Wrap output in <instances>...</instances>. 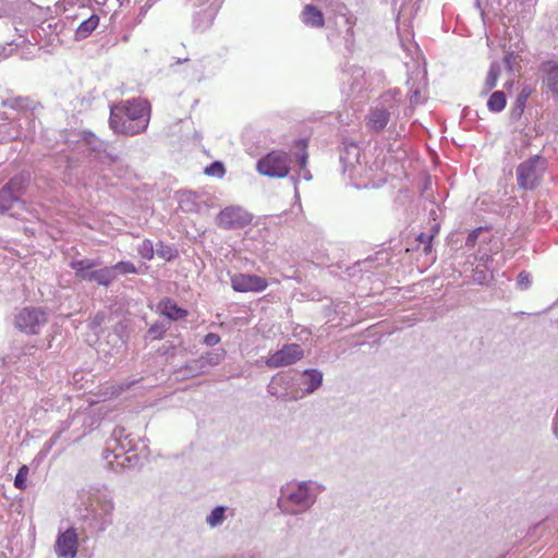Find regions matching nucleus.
Segmentation results:
<instances>
[{
  "label": "nucleus",
  "instance_id": "1",
  "mask_svg": "<svg viewBox=\"0 0 558 558\" xmlns=\"http://www.w3.org/2000/svg\"><path fill=\"white\" fill-rule=\"evenodd\" d=\"M149 118V102L133 98L111 107L109 125L114 133L134 136L147 129Z\"/></svg>",
  "mask_w": 558,
  "mask_h": 558
},
{
  "label": "nucleus",
  "instance_id": "2",
  "mask_svg": "<svg viewBox=\"0 0 558 558\" xmlns=\"http://www.w3.org/2000/svg\"><path fill=\"white\" fill-rule=\"evenodd\" d=\"M324 490L315 481L289 482L281 486L277 506L283 514L300 515L311 510Z\"/></svg>",
  "mask_w": 558,
  "mask_h": 558
},
{
  "label": "nucleus",
  "instance_id": "3",
  "mask_svg": "<svg viewBox=\"0 0 558 558\" xmlns=\"http://www.w3.org/2000/svg\"><path fill=\"white\" fill-rule=\"evenodd\" d=\"M83 498L85 522L93 531L104 533L113 524L116 507L112 493L106 486H92Z\"/></svg>",
  "mask_w": 558,
  "mask_h": 558
},
{
  "label": "nucleus",
  "instance_id": "4",
  "mask_svg": "<svg viewBox=\"0 0 558 558\" xmlns=\"http://www.w3.org/2000/svg\"><path fill=\"white\" fill-rule=\"evenodd\" d=\"M124 428L117 426L110 438L106 441L102 458L108 462V468L120 472L133 468L138 463V456L134 452V446Z\"/></svg>",
  "mask_w": 558,
  "mask_h": 558
},
{
  "label": "nucleus",
  "instance_id": "5",
  "mask_svg": "<svg viewBox=\"0 0 558 558\" xmlns=\"http://www.w3.org/2000/svg\"><path fill=\"white\" fill-rule=\"evenodd\" d=\"M547 169L546 158L535 155L524 160L517 167V183L519 189L532 191L536 189Z\"/></svg>",
  "mask_w": 558,
  "mask_h": 558
},
{
  "label": "nucleus",
  "instance_id": "6",
  "mask_svg": "<svg viewBox=\"0 0 558 558\" xmlns=\"http://www.w3.org/2000/svg\"><path fill=\"white\" fill-rule=\"evenodd\" d=\"M398 111L397 100L390 94H385L381 96L380 104L369 110L366 126L375 133H380Z\"/></svg>",
  "mask_w": 558,
  "mask_h": 558
},
{
  "label": "nucleus",
  "instance_id": "7",
  "mask_svg": "<svg viewBox=\"0 0 558 558\" xmlns=\"http://www.w3.org/2000/svg\"><path fill=\"white\" fill-rule=\"evenodd\" d=\"M290 156L284 151H271L257 162V170L270 178H284L290 171Z\"/></svg>",
  "mask_w": 558,
  "mask_h": 558
},
{
  "label": "nucleus",
  "instance_id": "8",
  "mask_svg": "<svg viewBox=\"0 0 558 558\" xmlns=\"http://www.w3.org/2000/svg\"><path fill=\"white\" fill-rule=\"evenodd\" d=\"M253 220L252 214L240 206H228L219 211L216 223L223 230H238L245 228Z\"/></svg>",
  "mask_w": 558,
  "mask_h": 558
},
{
  "label": "nucleus",
  "instance_id": "9",
  "mask_svg": "<svg viewBox=\"0 0 558 558\" xmlns=\"http://www.w3.org/2000/svg\"><path fill=\"white\" fill-rule=\"evenodd\" d=\"M81 138L87 145L88 150L90 155H93L95 161L105 166H111L120 160L118 155L108 150V143L100 140L93 132L83 131Z\"/></svg>",
  "mask_w": 558,
  "mask_h": 558
},
{
  "label": "nucleus",
  "instance_id": "10",
  "mask_svg": "<svg viewBox=\"0 0 558 558\" xmlns=\"http://www.w3.org/2000/svg\"><path fill=\"white\" fill-rule=\"evenodd\" d=\"M26 191V181L22 177L12 178L0 190V215L9 211Z\"/></svg>",
  "mask_w": 558,
  "mask_h": 558
},
{
  "label": "nucleus",
  "instance_id": "11",
  "mask_svg": "<svg viewBox=\"0 0 558 558\" xmlns=\"http://www.w3.org/2000/svg\"><path fill=\"white\" fill-rule=\"evenodd\" d=\"M304 351L298 343L284 344L280 350L276 351L266 360L269 368H279L290 366L302 360Z\"/></svg>",
  "mask_w": 558,
  "mask_h": 558
},
{
  "label": "nucleus",
  "instance_id": "12",
  "mask_svg": "<svg viewBox=\"0 0 558 558\" xmlns=\"http://www.w3.org/2000/svg\"><path fill=\"white\" fill-rule=\"evenodd\" d=\"M340 162L342 173L353 179L359 174L357 168L361 166V148L354 142L344 141L340 148Z\"/></svg>",
  "mask_w": 558,
  "mask_h": 558
},
{
  "label": "nucleus",
  "instance_id": "13",
  "mask_svg": "<svg viewBox=\"0 0 558 558\" xmlns=\"http://www.w3.org/2000/svg\"><path fill=\"white\" fill-rule=\"evenodd\" d=\"M231 287L236 292H262L268 287V281L257 275L235 274L231 276Z\"/></svg>",
  "mask_w": 558,
  "mask_h": 558
},
{
  "label": "nucleus",
  "instance_id": "14",
  "mask_svg": "<svg viewBox=\"0 0 558 558\" xmlns=\"http://www.w3.org/2000/svg\"><path fill=\"white\" fill-rule=\"evenodd\" d=\"M56 551L59 557L74 558L77 553V533L74 527L59 534L56 542Z\"/></svg>",
  "mask_w": 558,
  "mask_h": 558
},
{
  "label": "nucleus",
  "instance_id": "15",
  "mask_svg": "<svg viewBox=\"0 0 558 558\" xmlns=\"http://www.w3.org/2000/svg\"><path fill=\"white\" fill-rule=\"evenodd\" d=\"M209 4L199 10L193 21L195 29L204 32L213 24L221 4L222 0H206Z\"/></svg>",
  "mask_w": 558,
  "mask_h": 558
},
{
  "label": "nucleus",
  "instance_id": "16",
  "mask_svg": "<svg viewBox=\"0 0 558 558\" xmlns=\"http://www.w3.org/2000/svg\"><path fill=\"white\" fill-rule=\"evenodd\" d=\"M541 72L543 73V84L546 93H550L555 98H558V63L555 61L543 62Z\"/></svg>",
  "mask_w": 558,
  "mask_h": 558
},
{
  "label": "nucleus",
  "instance_id": "17",
  "mask_svg": "<svg viewBox=\"0 0 558 558\" xmlns=\"http://www.w3.org/2000/svg\"><path fill=\"white\" fill-rule=\"evenodd\" d=\"M100 265L101 262L99 259L89 258L72 260L70 263V267L75 271V276L85 281H93V278H89V276L94 274L95 268Z\"/></svg>",
  "mask_w": 558,
  "mask_h": 558
},
{
  "label": "nucleus",
  "instance_id": "18",
  "mask_svg": "<svg viewBox=\"0 0 558 558\" xmlns=\"http://www.w3.org/2000/svg\"><path fill=\"white\" fill-rule=\"evenodd\" d=\"M225 355L226 351L223 349L208 352L206 354L201 355L197 360L193 361L190 365H187V367L190 369H194V365L199 368L216 366L223 360Z\"/></svg>",
  "mask_w": 558,
  "mask_h": 558
},
{
  "label": "nucleus",
  "instance_id": "19",
  "mask_svg": "<svg viewBox=\"0 0 558 558\" xmlns=\"http://www.w3.org/2000/svg\"><path fill=\"white\" fill-rule=\"evenodd\" d=\"M159 307L162 315L168 317L170 320H179L186 317L187 315L186 310L179 307L178 304L169 298L160 301Z\"/></svg>",
  "mask_w": 558,
  "mask_h": 558
},
{
  "label": "nucleus",
  "instance_id": "20",
  "mask_svg": "<svg viewBox=\"0 0 558 558\" xmlns=\"http://www.w3.org/2000/svg\"><path fill=\"white\" fill-rule=\"evenodd\" d=\"M303 375L305 379L303 380L304 393L311 395L316 391L323 384V373L318 369H305Z\"/></svg>",
  "mask_w": 558,
  "mask_h": 558
},
{
  "label": "nucleus",
  "instance_id": "21",
  "mask_svg": "<svg viewBox=\"0 0 558 558\" xmlns=\"http://www.w3.org/2000/svg\"><path fill=\"white\" fill-rule=\"evenodd\" d=\"M15 324L19 329L27 333L35 332V313L31 308H23L15 318Z\"/></svg>",
  "mask_w": 558,
  "mask_h": 558
},
{
  "label": "nucleus",
  "instance_id": "22",
  "mask_svg": "<svg viewBox=\"0 0 558 558\" xmlns=\"http://www.w3.org/2000/svg\"><path fill=\"white\" fill-rule=\"evenodd\" d=\"M303 22L312 27H322L324 25L323 13L312 4L304 7L302 12Z\"/></svg>",
  "mask_w": 558,
  "mask_h": 558
},
{
  "label": "nucleus",
  "instance_id": "23",
  "mask_svg": "<svg viewBox=\"0 0 558 558\" xmlns=\"http://www.w3.org/2000/svg\"><path fill=\"white\" fill-rule=\"evenodd\" d=\"M99 16L96 14H92L88 19L83 21L75 32V38L77 40H82L87 38L98 26Z\"/></svg>",
  "mask_w": 558,
  "mask_h": 558
},
{
  "label": "nucleus",
  "instance_id": "24",
  "mask_svg": "<svg viewBox=\"0 0 558 558\" xmlns=\"http://www.w3.org/2000/svg\"><path fill=\"white\" fill-rule=\"evenodd\" d=\"M89 278H93V281L99 286L108 287L116 280V274H113L112 266H106L94 270Z\"/></svg>",
  "mask_w": 558,
  "mask_h": 558
},
{
  "label": "nucleus",
  "instance_id": "25",
  "mask_svg": "<svg viewBox=\"0 0 558 558\" xmlns=\"http://www.w3.org/2000/svg\"><path fill=\"white\" fill-rule=\"evenodd\" d=\"M501 73V65L499 62L494 61L490 63L482 94H488L497 84Z\"/></svg>",
  "mask_w": 558,
  "mask_h": 558
},
{
  "label": "nucleus",
  "instance_id": "26",
  "mask_svg": "<svg viewBox=\"0 0 558 558\" xmlns=\"http://www.w3.org/2000/svg\"><path fill=\"white\" fill-rule=\"evenodd\" d=\"M506 104H507V98H506L505 93L501 90H497V92H494L490 95V97L488 98L487 108L492 112H500L501 110L505 109Z\"/></svg>",
  "mask_w": 558,
  "mask_h": 558
},
{
  "label": "nucleus",
  "instance_id": "27",
  "mask_svg": "<svg viewBox=\"0 0 558 558\" xmlns=\"http://www.w3.org/2000/svg\"><path fill=\"white\" fill-rule=\"evenodd\" d=\"M227 511V507L225 506H217L211 510V512L206 518V523L210 527H216L222 524L225 521V514Z\"/></svg>",
  "mask_w": 558,
  "mask_h": 558
},
{
  "label": "nucleus",
  "instance_id": "28",
  "mask_svg": "<svg viewBox=\"0 0 558 558\" xmlns=\"http://www.w3.org/2000/svg\"><path fill=\"white\" fill-rule=\"evenodd\" d=\"M156 254L167 262L174 260L179 256V252L172 245H166L160 242L156 248Z\"/></svg>",
  "mask_w": 558,
  "mask_h": 558
},
{
  "label": "nucleus",
  "instance_id": "29",
  "mask_svg": "<svg viewBox=\"0 0 558 558\" xmlns=\"http://www.w3.org/2000/svg\"><path fill=\"white\" fill-rule=\"evenodd\" d=\"M530 96V90L526 88H523L521 93L518 95L514 106L512 108V116L513 117H521V114L524 111L525 102Z\"/></svg>",
  "mask_w": 558,
  "mask_h": 558
},
{
  "label": "nucleus",
  "instance_id": "30",
  "mask_svg": "<svg viewBox=\"0 0 558 558\" xmlns=\"http://www.w3.org/2000/svg\"><path fill=\"white\" fill-rule=\"evenodd\" d=\"M113 274L117 275H128V274H137L138 269L132 262L121 260L117 264L112 265Z\"/></svg>",
  "mask_w": 558,
  "mask_h": 558
},
{
  "label": "nucleus",
  "instance_id": "31",
  "mask_svg": "<svg viewBox=\"0 0 558 558\" xmlns=\"http://www.w3.org/2000/svg\"><path fill=\"white\" fill-rule=\"evenodd\" d=\"M182 62H191V70L193 71V77L196 81H202V78L204 76V71H205V64L202 59L191 61L190 59L185 58L183 60L178 59V61H177V63H182Z\"/></svg>",
  "mask_w": 558,
  "mask_h": 558
},
{
  "label": "nucleus",
  "instance_id": "32",
  "mask_svg": "<svg viewBox=\"0 0 558 558\" xmlns=\"http://www.w3.org/2000/svg\"><path fill=\"white\" fill-rule=\"evenodd\" d=\"M169 325L165 322H156L154 323L148 331L147 336L150 337L154 340L161 339L165 335V332L168 330Z\"/></svg>",
  "mask_w": 558,
  "mask_h": 558
},
{
  "label": "nucleus",
  "instance_id": "33",
  "mask_svg": "<svg viewBox=\"0 0 558 558\" xmlns=\"http://www.w3.org/2000/svg\"><path fill=\"white\" fill-rule=\"evenodd\" d=\"M137 253L141 255L142 258L150 260L154 258L155 255V248L154 244L149 239H145L142 241L141 244L137 246Z\"/></svg>",
  "mask_w": 558,
  "mask_h": 558
},
{
  "label": "nucleus",
  "instance_id": "34",
  "mask_svg": "<svg viewBox=\"0 0 558 558\" xmlns=\"http://www.w3.org/2000/svg\"><path fill=\"white\" fill-rule=\"evenodd\" d=\"M283 384V377H272L268 385V392L277 398L286 399V393L281 390Z\"/></svg>",
  "mask_w": 558,
  "mask_h": 558
},
{
  "label": "nucleus",
  "instance_id": "35",
  "mask_svg": "<svg viewBox=\"0 0 558 558\" xmlns=\"http://www.w3.org/2000/svg\"><path fill=\"white\" fill-rule=\"evenodd\" d=\"M365 77V71L362 69V68H353L352 69V78H353V82H352V89H357V88H362L363 86V82H364V78Z\"/></svg>",
  "mask_w": 558,
  "mask_h": 558
},
{
  "label": "nucleus",
  "instance_id": "36",
  "mask_svg": "<svg viewBox=\"0 0 558 558\" xmlns=\"http://www.w3.org/2000/svg\"><path fill=\"white\" fill-rule=\"evenodd\" d=\"M223 163L220 161H214L208 167L205 168V173L208 175H217L222 177L225 174Z\"/></svg>",
  "mask_w": 558,
  "mask_h": 558
},
{
  "label": "nucleus",
  "instance_id": "37",
  "mask_svg": "<svg viewBox=\"0 0 558 558\" xmlns=\"http://www.w3.org/2000/svg\"><path fill=\"white\" fill-rule=\"evenodd\" d=\"M27 475H28V468L26 465H23L16 476H15V480H14V485L20 488V489H23L26 485V480H27Z\"/></svg>",
  "mask_w": 558,
  "mask_h": 558
},
{
  "label": "nucleus",
  "instance_id": "38",
  "mask_svg": "<svg viewBox=\"0 0 558 558\" xmlns=\"http://www.w3.org/2000/svg\"><path fill=\"white\" fill-rule=\"evenodd\" d=\"M517 282H518V286H519L522 290H526V289L531 286V283H532L530 272L524 271V270H523V271H521V272L518 275Z\"/></svg>",
  "mask_w": 558,
  "mask_h": 558
},
{
  "label": "nucleus",
  "instance_id": "39",
  "mask_svg": "<svg viewBox=\"0 0 558 558\" xmlns=\"http://www.w3.org/2000/svg\"><path fill=\"white\" fill-rule=\"evenodd\" d=\"M483 232V228L474 229L471 233H469L466 240H465V246L466 247H474L480 234Z\"/></svg>",
  "mask_w": 558,
  "mask_h": 558
},
{
  "label": "nucleus",
  "instance_id": "40",
  "mask_svg": "<svg viewBox=\"0 0 558 558\" xmlns=\"http://www.w3.org/2000/svg\"><path fill=\"white\" fill-rule=\"evenodd\" d=\"M220 336L215 332H209L204 337V343L208 347H215L220 342Z\"/></svg>",
  "mask_w": 558,
  "mask_h": 558
},
{
  "label": "nucleus",
  "instance_id": "41",
  "mask_svg": "<svg viewBox=\"0 0 558 558\" xmlns=\"http://www.w3.org/2000/svg\"><path fill=\"white\" fill-rule=\"evenodd\" d=\"M423 100H424V97L418 88L411 90V94H410L411 106H416L418 104H422Z\"/></svg>",
  "mask_w": 558,
  "mask_h": 558
},
{
  "label": "nucleus",
  "instance_id": "42",
  "mask_svg": "<svg viewBox=\"0 0 558 558\" xmlns=\"http://www.w3.org/2000/svg\"><path fill=\"white\" fill-rule=\"evenodd\" d=\"M433 240H434V233L432 234H428V233H425V232H421L417 236H416V242L418 243V245H425L427 243H433Z\"/></svg>",
  "mask_w": 558,
  "mask_h": 558
},
{
  "label": "nucleus",
  "instance_id": "43",
  "mask_svg": "<svg viewBox=\"0 0 558 558\" xmlns=\"http://www.w3.org/2000/svg\"><path fill=\"white\" fill-rule=\"evenodd\" d=\"M104 318H105L104 314H100V313L96 314L95 317L93 318V320L90 322V327L94 329V328L100 326Z\"/></svg>",
  "mask_w": 558,
  "mask_h": 558
},
{
  "label": "nucleus",
  "instance_id": "44",
  "mask_svg": "<svg viewBox=\"0 0 558 558\" xmlns=\"http://www.w3.org/2000/svg\"><path fill=\"white\" fill-rule=\"evenodd\" d=\"M307 158H308V155L305 150L299 156V165H300L301 169L306 168Z\"/></svg>",
  "mask_w": 558,
  "mask_h": 558
},
{
  "label": "nucleus",
  "instance_id": "45",
  "mask_svg": "<svg viewBox=\"0 0 558 558\" xmlns=\"http://www.w3.org/2000/svg\"><path fill=\"white\" fill-rule=\"evenodd\" d=\"M474 279H475V281H477L478 283L483 284V283L485 282V280H486V275H485L483 271H481V272H476V274H475V278H474Z\"/></svg>",
  "mask_w": 558,
  "mask_h": 558
},
{
  "label": "nucleus",
  "instance_id": "46",
  "mask_svg": "<svg viewBox=\"0 0 558 558\" xmlns=\"http://www.w3.org/2000/svg\"><path fill=\"white\" fill-rule=\"evenodd\" d=\"M423 253L427 256L430 255L433 253V243L423 245Z\"/></svg>",
  "mask_w": 558,
  "mask_h": 558
},
{
  "label": "nucleus",
  "instance_id": "47",
  "mask_svg": "<svg viewBox=\"0 0 558 558\" xmlns=\"http://www.w3.org/2000/svg\"><path fill=\"white\" fill-rule=\"evenodd\" d=\"M301 174L303 175V178L306 181H310L312 179V174H311V172H310V170L307 168H302L301 169Z\"/></svg>",
  "mask_w": 558,
  "mask_h": 558
},
{
  "label": "nucleus",
  "instance_id": "48",
  "mask_svg": "<svg viewBox=\"0 0 558 558\" xmlns=\"http://www.w3.org/2000/svg\"><path fill=\"white\" fill-rule=\"evenodd\" d=\"M511 59H512V53L507 54V56L504 58V62H505V64H506L509 69H511Z\"/></svg>",
  "mask_w": 558,
  "mask_h": 558
},
{
  "label": "nucleus",
  "instance_id": "49",
  "mask_svg": "<svg viewBox=\"0 0 558 558\" xmlns=\"http://www.w3.org/2000/svg\"><path fill=\"white\" fill-rule=\"evenodd\" d=\"M36 10H37V20H38V19H39V15H40V13H41V11H44V8H43V7H40V5H37V7H36Z\"/></svg>",
  "mask_w": 558,
  "mask_h": 558
},
{
  "label": "nucleus",
  "instance_id": "50",
  "mask_svg": "<svg viewBox=\"0 0 558 558\" xmlns=\"http://www.w3.org/2000/svg\"><path fill=\"white\" fill-rule=\"evenodd\" d=\"M38 28H40V29H41L43 32H45V31H46V29H45V27H44L43 25H40V26H37V36H39V35H40V34H39V31H38Z\"/></svg>",
  "mask_w": 558,
  "mask_h": 558
},
{
  "label": "nucleus",
  "instance_id": "51",
  "mask_svg": "<svg viewBox=\"0 0 558 558\" xmlns=\"http://www.w3.org/2000/svg\"><path fill=\"white\" fill-rule=\"evenodd\" d=\"M52 26L57 27V24H54V25H52V23H48V24H47V27H48V28H52Z\"/></svg>",
  "mask_w": 558,
  "mask_h": 558
},
{
  "label": "nucleus",
  "instance_id": "52",
  "mask_svg": "<svg viewBox=\"0 0 558 558\" xmlns=\"http://www.w3.org/2000/svg\"><path fill=\"white\" fill-rule=\"evenodd\" d=\"M36 319L38 320L39 319V311L37 310V316H36Z\"/></svg>",
  "mask_w": 558,
  "mask_h": 558
}]
</instances>
